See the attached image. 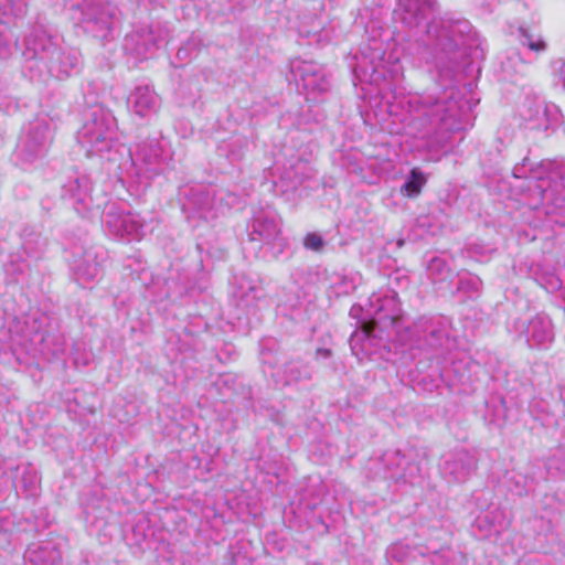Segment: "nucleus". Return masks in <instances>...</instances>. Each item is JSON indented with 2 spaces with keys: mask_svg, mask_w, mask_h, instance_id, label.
Listing matches in <instances>:
<instances>
[{
  "mask_svg": "<svg viewBox=\"0 0 565 565\" xmlns=\"http://www.w3.org/2000/svg\"><path fill=\"white\" fill-rule=\"evenodd\" d=\"M303 245L307 249H311L313 252L322 250L324 246V241L322 237L316 233H309L306 235Z\"/></svg>",
  "mask_w": 565,
  "mask_h": 565,
  "instance_id": "12",
  "label": "nucleus"
},
{
  "mask_svg": "<svg viewBox=\"0 0 565 565\" xmlns=\"http://www.w3.org/2000/svg\"><path fill=\"white\" fill-rule=\"evenodd\" d=\"M384 317H385V318H388V319H391V320H394V319H395V317H396V315H395V312H391V313L385 315Z\"/></svg>",
  "mask_w": 565,
  "mask_h": 565,
  "instance_id": "16",
  "label": "nucleus"
},
{
  "mask_svg": "<svg viewBox=\"0 0 565 565\" xmlns=\"http://www.w3.org/2000/svg\"><path fill=\"white\" fill-rule=\"evenodd\" d=\"M384 310V305L380 306V311Z\"/></svg>",
  "mask_w": 565,
  "mask_h": 565,
  "instance_id": "19",
  "label": "nucleus"
},
{
  "mask_svg": "<svg viewBox=\"0 0 565 565\" xmlns=\"http://www.w3.org/2000/svg\"><path fill=\"white\" fill-rule=\"evenodd\" d=\"M440 158L439 157H429L428 160H431V161H438Z\"/></svg>",
  "mask_w": 565,
  "mask_h": 565,
  "instance_id": "18",
  "label": "nucleus"
},
{
  "mask_svg": "<svg viewBox=\"0 0 565 565\" xmlns=\"http://www.w3.org/2000/svg\"><path fill=\"white\" fill-rule=\"evenodd\" d=\"M469 30V24L466 21H458L449 25L448 29H443L436 35L438 45L445 52H451L456 50L461 42L459 41V35H461L465 31Z\"/></svg>",
  "mask_w": 565,
  "mask_h": 565,
  "instance_id": "6",
  "label": "nucleus"
},
{
  "mask_svg": "<svg viewBox=\"0 0 565 565\" xmlns=\"http://www.w3.org/2000/svg\"><path fill=\"white\" fill-rule=\"evenodd\" d=\"M446 470H448L451 475H454L455 479L458 481H462L467 478L470 472L469 466H460L457 468L456 463L447 462Z\"/></svg>",
  "mask_w": 565,
  "mask_h": 565,
  "instance_id": "14",
  "label": "nucleus"
},
{
  "mask_svg": "<svg viewBox=\"0 0 565 565\" xmlns=\"http://www.w3.org/2000/svg\"><path fill=\"white\" fill-rule=\"evenodd\" d=\"M529 342L536 347H547L553 341V328L550 318L537 316L531 320L529 328Z\"/></svg>",
  "mask_w": 565,
  "mask_h": 565,
  "instance_id": "4",
  "label": "nucleus"
},
{
  "mask_svg": "<svg viewBox=\"0 0 565 565\" xmlns=\"http://www.w3.org/2000/svg\"><path fill=\"white\" fill-rule=\"evenodd\" d=\"M106 225L120 237L139 241L145 235V225L138 214L109 212L106 215Z\"/></svg>",
  "mask_w": 565,
  "mask_h": 565,
  "instance_id": "2",
  "label": "nucleus"
},
{
  "mask_svg": "<svg viewBox=\"0 0 565 565\" xmlns=\"http://www.w3.org/2000/svg\"><path fill=\"white\" fill-rule=\"evenodd\" d=\"M375 321H364L362 326L355 330L350 338V347L354 355H371L374 342L373 331Z\"/></svg>",
  "mask_w": 565,
  "mask_h": 565,
  "instance_id": "3",
  "label": "nucleus"
},
{
  "mask_svg": "<svg viewBox=\"0 0 565 565\" xmlns=\"http://www.w3.org/2000/svg\"><path fill=\"white\" fill-rule=\"evenodd\" d=\"M92 262H93V258L88 254V255H86L85 264L77 266L76 276L79 280L90 281L98 276L99 266L96 263H92Z\"/></svg>",
  "mask_w": 565,
  "mask_h": 565,
  "instance_id": "9",
  "label": "nucleus"
},
{
  "mask_svg": "<svg viewBox=\"0 0 565 565\" xmlns=\"http://www.w3.org/2000/svg\"><path fill=\"white\" fill-rule=\"evenodd\" d=\"M18 152L24 162H32L38 156L36 143H22L18 147Z\"/></svg>",
  "mask_w": 565,
  "mask_h": 565,
  "instance_id": "13",
  "label": "nucleus"
},
{
  "mask_svg": "<svg viewBox=\"0 0 565 565\" xmlns=\"http://www.w3.org/2000/svg\"><path fill=\"white\" fill-rule=\"evenodd\" d=\"M131 103L135 113L145 116L156 108L157 95L148 86H138L131 96Z\"/></svg>",
  "mask_w": 565,
  "mask_h": 565,
  "instance_id": "7",
  "label": "nucleus"
},
{
  "mask_svg": "<svg viewBox=\"0 0 565 565\" xmlns=\"http://www.w3.org/2000/svg\"><path fill=\"white\" fill-rule=\"evenodd\" d=\"M290 71L294 79L310 94H321L329 88V81L323 68L313 62L292 61Z\"/></svg>",
  "mask_w": 565,
  "mask_h": 565,
  "instance_id": "1",
  "label": "nucleus"
},
{
  "mask_svg": "<svg viewBox=\"0 0 565 565\" xmlns=\"http://www.w3.org/2000/svg\"><path fill=\"white\" fill-rule=\"evenodd\" d=\"M279 234L280 227L274 217L258 216L254 220L249 236L252 241L270 243L275 241Z\"/></svg>",
  "mask_w": 565,
  "mask_h": 565,
  "instance_id": "5",
  "label": "nucleus"
},
{
  "mask_svg": "<svg viewBox=\"0 0 565 565\" xmlns=\"http://www.w3.org/2000/svg\"><path fill=\"white\" fill-rule=\"evenodd\" d=\"M522 44L526 45L531 51L541 53L546 50V43L540 35H533L522 30Z\"/></svg>",
  "mask_w": 565,
  "mask_h": 565,
  "instance_id": "11",
  "label": "nucleus"
},
{
  "mask_svg": "<svg viewBox=\"0 0 565 565\" xmlns=\"http://www.w3.org/2000/svg\"><path fill=\"white\" fill-rule=\"evenodd\" d=\"M546 288L550 290H556V289L561 288V281L557 278L551 279L548 281V285L546 286Z\"/></svg>",
  "mask_w": 565,
  "mask_h": 565,
  "instance_id": "15",
  "label": "nucleus"
},
{
  "mask_svg": "<svg viewBox=\"0 0 565 565\" xmlns=\"http://www.w3.org/2000/svg\"><path fill=\"white\" fill-rule=\"evenodd\" d=\"M435 111L445 114L440 116L439 121L443 130L451 131V130H458L460 127L456 124L455 115L452 114V110L450 107H445L444 104L437 103L435 105Z\"/></svg>",
  "mask_w": 565,
  "mask_h": 565,
  "instance_id": "10",
  "label": "nucleus"
},
{
  "mask_svg": "<svg viewBox=\"0 0 565 565\" xmlns=\"http://www.w3.org/2000/svg\"><path fill=\"white\" fill-rule=\"evenodd\" d=\"M426 182L427 175L418 168H414L411 170L405 183L401 186V194L407 198H417Z\"/></svg>",
  "mask_w": 565,
  "mask_h": 565,
  "instance_id": "8",
  "label": "nucleus"
},
{
  "mask_svg": "<svg viewBox=\"0 0 565 565\" xmlns=\"http://www.w3.org/2000/svg\"><path fill=\"white\" fill-rule=\"evenodd\" d=\"M430 146H433V148L429 149V151H433V149L439 148L440 146H443V143L435 142V143H430Z\"/></svg>",
  "mask_w": 565,
  "mask_h": 565,
  "instance_id": "17",
  "label": "nucleus"
}]
</instances>
